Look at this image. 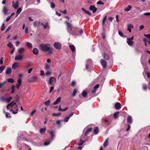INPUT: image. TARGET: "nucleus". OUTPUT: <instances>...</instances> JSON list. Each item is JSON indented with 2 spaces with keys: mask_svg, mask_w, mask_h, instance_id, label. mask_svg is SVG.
Instances as JSON below:
<instances>
[{
  "mask_svg": "<svg viewBox=\"0 0 150 150\" xmlns=\"http://www.w3.org/2000/svg\"><path fill=\"white\" fill-rule=\"evenodd\" d=\"M54 46L57 50H60L62 48L61 44L59 42H55L54 44Z\"/></svg>",
  "mask_w": 150,
  "mask_h": 150,
  "instance_id": "obj_3",
  "label": "nucleus"
},
{
  "mask_svg": "<svg viewBox=\"0 0 150 150\" xmlns=\"http://www.w3.org/2000/svg\"><path fill=\"white\" fill-rule=\"evenodd\" d=\"M49 132L51 135V138L53 139L55 137V135L54 132L53 131H49Z\"/></svg>",
  "mask_w": 150,
  "mask_h": 150,
  "instance_id": "obj_35",
  "label": "nucleus"
},
{
  "mask_svg": "<svg viewBox=\"0 0 150 150\" xmlns=\"http://www.w3.org/2000/svg\"><path fill=\"white\" fill-rule=\"evenodd\" d=\"M77 92V90L76 89H74L73 91V96H74L76 94Z\"/></svg>",
  "mask_w": 150,
  "mask_h": 150,
  "instance_id": "obj_54",
  "label": "nucleus"
},
{
  "mask_svg": "<svg viewBox=\"0 0 150 150\" xmlns=\"http://www.w3.org/2000/svg\"><path fill=\"white\" fill-rule=\"evenodd\" d=\"M36 111V110H34L30 114L31 115H33V114L35 113Z\"/></svg>",
  "mask_w": 150,
  "mask_h": 150,
  "instance_id": "obj_61",
  "label": "nucleus"
},
{
  "mask_svg": "<svg viewBox=\"0 0 150 150\" xmlns=\"http://www.w3.org/2000/svg\"><path fill=\"white\" fill-rule=\"evenodd\" d=\"M5 28V24L4 23H3L2 25V27H1V30L2 31H3L4 30Z\"/></svg>",
  "mask_w": 150,
  "mask_h": 150,
  "instance_id": "obj_48",
  "label": "nucleus"
},
{
  "mask_svg": "<svg viewBox=\"0 0 150 150\" xmlns=\"http://www.w3.org/2000/svg\"><path fill=\"white\" fill-rule=\"evenodd\" d=\"M144 14L145 15L149 16L150 15V12H146L144 13Z\"/></svg>",
  "mask_w": 150,
  "mask_h": 150,
  "instance_id": "obj_63",
  "label": "nucleus"
},
{
  "mask_svg": "<svg viewBox=\"0 0 150 150\" xmlns=\"http://www.w3.org/2000/svg\"><path fill=\"white\" fill-rule=\"evenodd\" d=\"M92 11L93 13H95L97 10V8L95 7L94 6L91 5L89 8Z\"/></svg>",
  "mask_w": 150,
  "mask_h": 150,
  "instance_id": "obj_10",
  "label": "nucleus"
},
{
  "mask_svg": "<svg viewBox=\"0 0 150 150\" xmlns=\"http://www.w3.org/2000/svg\"><path fill=\"white\" fill-rule=\"evenodd\" d=\"M50 6H51V7L52 8H54L55 6V4L54 3L52 2H51Z\"/></svg>",
  "mask_w": 150,
  "mask_h": 150,
  "instance_id": "obj_44",
  "label": "nucleus"
},
{
  "mask_svg": "<svg viewBox=\"0 0 150 150\" xmlns=\"http://www.w3.org/2000/svg\"><path fill=\"white\" fill-rule=\"evenodd\" d=\"M45 104L47 106L49 105L50 104V100H48L45 102Z\"/></svg>",
  "mask_w": 150,
  "mask_h": 150,
  "instance_id": "obj_45",
  "label": "nucleus"
},
{
  "mask_svg": "<svg viewBox=\"0 0 150 150\" xmlns=\"http://www.w3.org/2000/svg\"><path fill=\"white\" fill-rule=\"evenodd\" d=\"M40 75L41 76H44L45 75V73L43 70H41L40 71Z\"/></svg>",
  "mask_w": 150,
  "mask_h": 150,
  "instance_id": "obj_53",
  "label": "nucleus"
},
{
  "mask_svg": "<svg viewBox=\"0 0 150 150\" xmlns=\"http://www.w3.org/2000/svg\"><path fill=\"white\" fill-rule=\"evenodd\" d=\"M0 100L3 102H6V98H5L4 97H1L0 98Z\"/></svg>",
  "mask_w": 150,
  "mask_h": 150,
  "instance_id": "obj_41",
  "label": "nucleus"
},
{
  "mask_svg": "<svg viewBox=\"0 0 150 150\" xmlns=\"http://www.w3.org/2000/svg\"><path fill=\"white\" fill-rule=\"evenodd\" d=\"M18 108H17V112H15L14 111H13L12 109L10 110V111L11 112H12L14 114H16L18 113Z\"/></svg>",
  "mask_w": 150,
  "mask_h": 150,
  "instance_id": "obj_50",
  "label": "nucleus"
},
{
  "mask_svg": "<svg viewBox=\"0 0 150 150\" xmlns=\"http://www.w3.org/2000/svg\"><path fill=\"white\" fill-rule=\"evenodd\" d=\"M133 26L132 24H129L127 25V30L130 33L131 32V29H133Z\"/></svg>",
  "mask_w": 150,
  "mask_h": 150,
  "instance_id": "obj_12",
  "label": "nucleus"
},
{
  "mask_svg": "<svg viewBox=\"0 0 150 150\" xmlns=\"http://www.w3.org/2000/svg\"><path fill=\"white\" fill-rule=\"evenodd\" d=\"M8 10V9L7 7L6 6H4L3 9V13L5 14L7 13V12Z\"/></svg>",
  "mask_w": 150,
  "mask_h": 150,
  "instance_id": "obj_23",
  "label": "nucleus"
},
{
  "mask_svg": "<svg viewBox=\"0 0 150 150\" xmlns=\"http://www.w3.org/2000/svg\"><path fill=\"white\" fill-rule=\"evenodd\" d=\"M147 88V85L146 84H144L143 85V89L144 90H146Z\"/></svg>",
  "mask_w": 150,
  "mask_h": 150,
  "instance_id": "obj_56",
  "label": "nucleus"
},
{
  "mask_svg": "<svg viewBox=\"0 0 150 150\" xmlns=\"http://www.w3.org/2000/svg\"><path fill=\"white\" fill-rule=\"evenodd\" d=\"M19 63L17 62H16L13 64L12 65V69H15L19 66Z\"/></svg>",
  "mask_w": 150,
  "mask_h": 150,
  "instance_id": "obj_14",
  "label": "nucleus"
},
{
  "mask_svg": "<svg viewBox=\"0 0 150 150\" xmlns=\"http://www.w3.org/2000/svg\"><path fill=\"white\" fill-rule=\"evenodd\" d=\"M46 130V129L45 128H41L40 130V133L42 134Z\"/></svg>",
  "mask_w": 150,
  "mask_h": 150,
  "instance_id": "obj_33",
  "label": "nucleus"
},
{
  "mask_svg": "<svg viewBox=\"0 0 150 150\" xmlns=\"http://www.w3.org/2000/svg\"><path fill=\"white\" fill-rule=\"evenodd\" d=\"M144 36L145 37L147 38H149V39H150V34H148L147 35L144 34Z\"/></svg>",
  "mask_w": 150,
  "mask_h": 150,
  "instance_id": "obj_57",
  "label": "nucleus"
},
{
  "mask_svg": "<svg viewBox=\"0 0 150 150\" xmlns=\"http://www.w3.org/2000/svg\"><path fill=\"white\" fill-rule=\"evenodd\" d=\"M118 33L119 35L121 36H123V33L120 31H118Z\"/></svg>",
  "mask_w": 150,
  "mask_h": 150,
  "instance_id": "obj_60",
  "label": "nucleus"
},
{
  "mask_svg": "<svg viewBox=\"0 0 150 150\" xmlns=\"http://www.w3.org/2000/svg\"><path fill=\"white\" fill-rule=\"evenodd\" d=\"M97 4H100H100L103 5L104 4V3L102 1H99L97 2Z\"/></svg>",
  "mask_w": 150,
  "mask_h": 150,
  "instance_id": "obj_49",
  "label": "nucleus"
},
{
  "mask_svg": "<svg viewBox=\"0 0 150 150\" xmlns=\"http://www.w3.org/2000/svg\"><path fill=\"white\" fill-rule=\"evenodd\" d=\"M25 50L23 47H22L18 50V52L19 54H21L24 52Z\"/></svg>",
  "mask_w": 150,
  "mask_h": 150,
  "instance_id": "obj_18",
  "label": "nucleus"
},
{
  "mask_svg": "<svg viewBox=\"0 0 150 150\" xmlns=\"http://www.w3.org/2000/svg\"><path fill=\"white\" fill-rule=\"evenodd\" d=\"M69 47L72 52H74L75 51V46L73 45H69Z\"/></svg>",
  "mask_w": 150,
  "mask_h": 150,
  "instance_id": "obj_27",
  "label": "nucleus"
},
{
  "mask_svg": "<svg viewBox=\"0 0 150 150\" xmlns=\"http://www.w3.org/2000/svg\"><path fill=\"white\" fill-rule=\"evenodd\" d=\"M93 131L94 133L96 134H97L98 133L99 131L98 127H96L95 128Z\"/></svg>",
  "mask_w": 150,
  "mask_h": 150,
  "instance_id": "obj_29",
  "label": "nucleus"
},
{
  "mask_svg": "<svg viewBox=\"0 0 150 150\" xmlns=\"http://www.w3.org/2000/svg\"><path fill=\"white\" fill-rule=\"evenodd\" d=\"M14 87L15 86L14 85H13L12 86L11 88H12V93H13L14 92Z\"/></svg>",
  "mask_w": 150,
  "mask_h": 150,
  "instance_id": "obj_51",
  "label": "nucleus"
},
{
  "mask_svg": "<svg viewBox=\"0 0 150 150\" xmlns=\"http://www.w3.org/2000/svg\"><path fill=\"white\" fill-rule=\"evenodd\" d=\"M69 117H66L64 119V122H67L68 121L69 119Z\"/></svg>",
  "mask_w": 150,
  "mask_h": 150,
  "instance_id": "obj_55",
  "label": "nucleus"
},
{
  "mask_svg": "<svg viewBox=\"0 0 150 150\" xmlns=\"http://www.w3.org/2000/svg\"><path fill=\"white\" fill-rule=\"evenodd\" d=\"M133 36H132L131 37L127 38V42L128 44L130 46H132L134 42L133 41Z\"/></svg>",
  "mask_w": 150,
  "mask_h": 150,
  "instance_id": "obj_2",
  "label": "nucleus"
},
{
  "mask_svg": "<svg viewBox=\"0 0 150 150\" xmlns=\"http://www.w3.org/2000/svg\"><path fill=\"white\" fill-rule=\"evenodd\" d=\"M4 113L6 114V117H10L11 115L8 112H6L5 111H4Z\"/></svg>",
  "mask_w": 150,
  "mask_h": 150,
  "instance_id": "obj_37",
  "label": "nucleus"
},
{
  "mask_svg": "<svg viewBox=\"0 0 150 150\" xmlns=\"http://www.w3.org/2000/svg\"><path fill=\"white\" fill-rule=\"evenodd\" d=\"M115 107L117 109H119L120 108L121 105L119 103H117L115 105Z\"/></svg>",
  "mask_w": 150,
  "mask_h": 150,
  "instance_id": "obj_20",
  "label": "nucleus"
},
{
  "mask_svg": "<svg viewBox=\"0 0 150 150\" xmlns=\"http://www.w3.org/2000/svg\"><path fill=\"white\" fill-rule=\"evenodd\" d=\"M108 144V138H107L106 139L105 141L104 142L103 144L104 146L105 147L107 146Z\"/></svg>",
  "mask_w": 150,
  "mask_h": 150,
  "instance_id": "obj_24",
  "label": "nucleus"
},
{
  "mask_svg": "<svg viewBox=\"0 0 150 150\" xmlns=\"http://www.w3.org/2000/svg\"><path fill=\"white\" fill-rule=\"evenodd\" d=\"M23 56L22 55L19 54V55L16 56L14 59L15 60H18L23 59Z\"/></svg>",
  "mask_w": 150,
  "mask_h": 150,
  "instance_id": "obj_6",
  "label": "nucleus"
},
{
  "mask_svg": "<svg viewBox=\"0 0 150 150\" xmlns=\"http://www.w3.org/2000/svg\"><path fill=\"white\" fill-rule=\"evenodd\" d=\"M12 6L15 9H16L19 6V3L18 1H17L16 4H14V1L12 2Z\"/></svg>",
  "mask_w": 150,
  "mask_h": 150,
  "instance_id": "obj_9",
  "label": "nucleus"
},
{
  "mask_svg": "<svg viewBox=\"0 0 150 150\" xmlns=\"http://www.w3.org/2000/svg\"><path fill=\"white\" fill-rule=\"evenodd\" d=\"M6 68L5 66H1L0 67V73H1Z\"/></svg>",
  "mask_w": 150,
  "mask_h": 150,
  "instance_id": "obj_34",
  "label": "nucleus"
},
{
  "mask_svg": "<svg viewBox=\"0 0 150 150\" xmlns=\"http://www.w3.org/2000/svg\"><path fill=\"white\" fill-rule=\"evenodd\" d=\"M16 102H14L13 101H12L10 103L8 104L6 106V108L8 110L9 109V108H12L13 106L16 105Z\"/></svg>",
  "mask_w": 150,
  "mask_h": 150,
  "instance_id": "obj_5",
  "label": "nucleus"
},
{
  "mask_svg": "<svg viewBox=\"0 0 150 150\" xmlns=\"http://www.w3.org/2000/svg\"><path fill=\"white\" fill-rule=\"evenodd\" d=\"M12 98L11 97L6 98V101H7L8 103H9L12 100Z\"/></svg>",
  "mask_w": 150,
  "mask_h": 150,
  "instance_id": "obj_38",
  "label": "nucleus"
},
{
  "mask_svg": "<svg viewBox=\"0 0 150 150\" xmlns=\"http://www.w3.org/2000/svg\"><path fill=\"white\" fill-rule=\"evenodd\" d=\"M99 85L98 84H96L94 87L93 90L92 91V93L93 94H95L96 93V90L98 88Z\"/></svg>",
  "mask_w": 150,
  "mask_h": 150,
  "instance_id": "obj_16",
  "label": "nucleus"
},
{
  "mask_svg": "<svg viewBox=\"0 0 150 150\" xmlns=\"http://www.w3.org/2000/svg\"><path fill=\"white\" fill-rule=\"evenodd\" d=\"M17 83L16 84V87L19 88L21 84V79H18L17 80Z\"/></svg>",
  "mask_w": 150,
  "mask_h": 150,
  "instance_id": "obj_15",
  "label": "nucleus"
},
{
  "mask_svg": "<svg viewBox=\"0 0 150 150\" xmlns=\"http://www.w3.org/2000/svg\"><path fill=\"white\" fill-rule=\"evenodd\" d=\"M37 79V77L36 76H33L31 78V79L29 80V81L31 82H33L34 81H36Z\"/></svg>",
  "mask_w": 150,
  "mask_h": 150,
  "instance_id": "obj_21",
  "label": "nucleus"
},
{
  "mask_svg": "<svg viewBox=\"0 0 150 150\" xmlns=\"http://www.w3.org/2000/svg\"><path fill=\"white\" fill-rule=\"evenodd\" d=\"M26 44L27 45V46L30 49H31L33 47L32 45V44L29 42H26Z\"/></svg>",
  "mask_w": 150,
  "mask_h": 150,
  "instance_id": "obj_25",
  "label": "nucleus"
},
{
  "mask_svg": "<svg viewBox=\"0 0 150 150\" xmlns=\"http://www.w3.org/2000/svg\"><path fill=\"white\" fill-rule=\"evenodd\" d=\"M6 83V81H4L3 82L0 83V88H1L2 86Z\"/></svg>",
  "mask_w": 150,
  "mask_h": 150,
  "instance_id": "obj_39",
  "label": "nucleus"
},
{
  "mask_svg": "<svg viewBox=\"0 0 150 150\" xmlns=\"http://www.w3.org/2000/svg\"><path fill=\"white\" fill-rule=\"evenodd\" d=\"M119 112H117L115 113H114V117L115 118H117L118 116Z\"/></svg>",
  "mask_w": 150,
  "mask_h": 150,
  "instance_id": "obj_36",
  "label": "nucleus"
},
{
  "mask_svg": "<svg viewBox=\"0 0 150 150\" xmlns=\"http://www.w3.org/2000/svg\"><path fill=\"white\" fill-rule=\"evenodd\" d=\"M114 19V18H112V17H109L108 18L109 20L110 21V22H112V20Z\"/></svg>",
  "mask_w": 150,
  "mask_h": 150,
  "instance_id": "obj_64",
  "label": "nucleus"
},
{
  "mask_svg": "<svg viewBox=\"0 0 150 150\" xmlns=\"http://www.w3.org/2000/svg\"><path fill=\"white\" fill-rule=\"evenodd\" d=\"M40 47L42 51L45 52L48 51L49 54H50L52 53L53 50L50 47V45L49 44H41L40 45Z\"/></svg>",
  "mask_w": 150,
  "mask_h": 150,
  "instance_id": "obj_1",
  "label": "nucleus"
},
{
  "mask_svg": "<svg viewBox=\"0 0 150 150\" xmlns=\"http://www.w3.org/2000/svg\"><path fill=\"white\" fill-rule=\"evenodd\" d=\"M52 140V139H50L48 140H47V141L45 142L44 143V145L45 146H47L49 145L50 143L51 142Z\"/></svg>",
  "mask_w": 150,
  "mask_h": 150,
  "instance_id": "obj_19",
  "label": "nucleus"
},
{
  "mask_svg": "<svg viewBox=\"0 0 150 150\" xmlns=\"http://www.w3.org/2000/svg\"><path fill=\"white\" fill-rule=\"evenodd\" d=\"M106 18H107V16H105L104 18L103 19V22H102V25H104V24L105 23V21L106 20Z\"/></svg>",
  "mask_w": 150,
  "mask_h": 150,
  "instance_id": "obj_52",
  "label": "nucleus"
},
{
  "mask_svg": "<svg viewBox=\"0 0 150 150\" xmlns=\"http://www.w3.org/2000/svg\"><path fill=\"white\" fill-rule=\"evenodd\" d=\"M61 100V98L60 97H59L57 99L56 101H55L53 103V104L54 105H56L59 103Z\"/></svg>",
  "mask_w": 150,
  "mask_h": 150,
  "instance_id": "obj_22",
  "label": "nucleus"
},
{
  "mask_svg": "<svg viewBox=\"0 0 150 150\" xmlns=\"http://www.w3.org/2000/svg\"><path fill=\"white\" fill-rule=\"evenodd\" d=\"M92 130V129L91 128H88L86 130V132L84 134V137H85V139H86V135H87Z\"/></svg>",
  "mask_w": 150,
  "mask_h": 150,
  "instance_id": "obj_17",
  "label": "nucleus"
},
{
  "mask_svg": "<svg viewBox=\"0 0 150 150\" xmlns=\"http://www.w3.org/2000/svg\"><path fill=\"white\" fill-rule=\"evenodd\" d=\"M51 74V72H47L46 74L45 75L47 76H48L50 75Z\"/></svg>",
  "mask_w": 150,
  "mask_h": 150,
  "instance_id": "obj_58",
  "label": "nucleus"
},
{
  "mask_svg": "<svg viewBox=\"0 0 150 150\" xmlns=\"http://www.w3.org/2000/svg\"><path fill=\"white\" fill-rule=\"evenodd\" d=\"M8 81L11 83H13L14 82V80L13 79L10 78L8 79Z\"/></svg>",
  "mask_w": 150,
  "mask_h": 150,
  "instance_id": "obj_42",
  "label": "nucleus"
},
{
  "mask_svg": "<svg viewBox=\"0 0 150 150\" xmlns=\"http://www.w3.org/2000/svg\"><path fill=\"white\" fill-rule=\"evenodd\" d=\"M7 46L10 48H12L13 47V45L10 42H8V44H7Z\"/></svg>",
  "mask_w": 150,
  "mask_h": 150,
  "instance_id": "obj_43",
  "label": "nucleus"
},
{
  "mask_svg": "<svg viewBox=\"0 0 150 150\" xmlns=\"http://www.w3.org/2000/svg\"><path fill=\"white\" fill-rule=\"evenodd\" d=\"M102 56L103 58L106 59H108L109 58V56L108 54H104Z\"/></svg>",
  "mask_w": 150,
  "mask_h": 150,
  "instance_id": "obj_31",
  "label": "nucleus"
},
{
  "mask_svg": "<svg viewBox=\"0 0 150 150\" xmlns=\"http://www.w3.org/2000/svg\"><path fill=\"white\" fill-rule=\"evenodd\" d=\"M48 23H46L45 25H44L43 26V27L44 28V29H45L48 26Z\"/></svg>",
  "mask_w": 150,
  "mask_h": 150,
  "instance_id": "obj_46",
  "label": "nucleus"
},
{
  "mask_svg": "<svg viewBox=\"0 0 150 150\" xmlns=\"http://www.w3.org/2000/svg\"><path fill=\"white\" fill-rule=\"evenodd\" d=\"M132 8V6L130 5H128L127 7L125 8L124 10L125 11H129Z\"/></svg>",
  "mask_w": 150,
  "mask_h": 150,
  "instance_id": "obj_26",
  "label": "nucleus"
},
{
  "mask_svg": "<svg viewBox=\"0 0 150 150\" xmlns=\"http://www.w3.org/2000/svg\"><path fill=\"white\" fill-rule=\"evenodd\" d=\"M3 57H1L0 60V64H2L3 63Z\"/></svg>",
  "mask_w": 150,
  "mask_h": 150,
  "instance_id": "obj_59",
  "label": "nucleus"
},
{
  "mask_svg": "<svg viewBox=\"0 0 150 150\" xmlns=\"http://www.w3.org/2000/svg\"><path fill=\"white\" fill-rule=\"evenodd\" d=\"M22 11V9L21 7H20L16 11L17 16H18V15Z\"/></svg>",
  "mask_w": 150,
  "mask_h": 150,
  "instance_id": "obj_32",
  "label": "nucleus"
},
{
  "mask_svg": "<svg viewBox=\"0 0 150 150\" xmlns=\"http://www.w3.org/2000/svg\"><path fill=\"white\" fill-rule=\"evenodd\" d=\"M33 52L34 54H37L38 53V51L37 49L36 48H34L33 50Z\"/></svg>",
  "mask_w": 150,
  "mask_h": 150,
  "instance_id": "obj_30",
  "label": "nucleus"
},
{
  "mask_svg": "<svg viewBox=\"0 0 150 150\" xmlns=\"http://www.w3.org/2000/svg\"><path fill=\"white\" fill-rule=\"evenodd\" d=\"M101 63L104 68H106L107 66V63L106 61L103 59H101L100 61Z\"/></svg>",
  "mask_w": 150,
  "mask_h": 150,
  "instance_id": "obj_8",
  "label": "nucleus"
},
{
  "mask_svg": "<svg viewBox=\"0 0 150 150\" xmlns=\"http://www.w3.org/2000/svg\"><path fill=\"white\" fill-rule=\"evenodd\" d=\"M50 67V66L49 64H46L45 66V69L46 70H48Z\"/></svg>",
  "mask_w": 150,
  "mask_h": 150,
  "instance_id": "obj_47",
  "label": "nucleus"
},
{
  "mask_svg": "<svg viewBox=\"0 0 150 150\" xmlns=\"http://www.w3.org/2000/svg\"><path fill=\"white\" fill-rule=\"evenodd\" d=\"M12 72V70L11 68L8 67L6 70V74H10Z\"/></svg>",
  "mask_w": 150,
  "mask_h": 150,
  "instance_id": "obj_13",
  "label": "nucleus"
},
{
  "mask_svg": "<svg viewBox=\"0 0 150 150\" xmlns=\"http://www.w3.org/2000/svg\"><path fill=\"white\" fill-rule=\"evenodd\" d=\"M54 89V87L53 86H51L50 88V93H51V92Z\"/></svg>",
  "mask_w": 150,
  "mask_h": 150,
  "instance_id": "obj_62",
  "label": "nucleus"
},
{
  "mask_svg": "<svg viewBox=\"0 0 150 150\" xmlns=\"http://www.w3.org/2000/svg\"><path fill=\"white\" fill-rule=\"evenodd\" d=\"M85 139V137L84 136L83 138V137L82 136L80 138V142L78 144V145H82L85 142V140L86 139Z\"/></svg>",
  "mask_w": 150,
  "mask_h": 150,
  "instance_id": "obj_7",
  "label": "nucleus"
},
{
  "mask_svg": "<svg viewBox=\"0 0 150 150\" xmlns=\"http://www.w3.org/2000/svg\"><path fill=\"white\" fill-rule=\"evenodd\" d=\"M82 95L83 96L85 97L87 95V93L85 91H83L82 93Z\"/></svg>",
  "mask_w": 150,
  "mask_h": 150,
  "instance_id": "obj_40",
  "label": "nucleus"
},
{
  "mask_svg": "<svg viewBox=\"0 0 150 150\" xmlns=\"http://www.w3.org/2000/svg\"><path fill=\"white\" fill-rule=\"evenodd\" d=\"M132 122V118L130 116H128L127 117V122L131 123Z\"/></svg>",
  "mask_w": 150,
  "mask_h": 150,
  "instance_id": "obj_28",
  "label": "nucleus"
},
{
  "mask_svg": "<svg viewBox=\"0 0 150 150\" xmlns=\"http://www.w3.org/2000/svg\"><path fill=\"white\" fill-rule=\"evenodd\" d=\"M66 23H67V25L68 27V30H69L70 31H71V28L72 27V25L67 21H66Z\"/></svg>",
  "mask_w": 150,
  "mask_h": 150,
  "instance_id": "obj_11",
  "label": "nucleus"
},
{
  "mask_svg": "<svg viewBox=\"0 0 150 150\" xmlns=\"http://www.w3.org/2000/svg\"><path fill=\"white\" fill-rule=\"evenodd\" d=\"M56 82V80L55 78L54 77H51L49 81H48V83L52 85L53 83H54Z\"/></svg>",
  "mask_w": 150,
  "mask_h": 150,
  "instance_id": "obj_4",
  "label": "nucleus"
}]
</instances>
